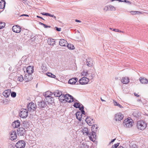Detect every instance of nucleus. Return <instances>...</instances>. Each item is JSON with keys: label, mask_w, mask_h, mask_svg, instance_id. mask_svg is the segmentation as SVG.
<instances>
[{"label": "nucleus", "mask_w": 148, "mask_h": 148, "mask_svg": "<svg viewBox=\"0 0 148 148\" xmlns=\"http://www.w3.org/2000/svg\"><path fill=\"white\" fill-rule=\"evenodd\" d=\"M82 131L84 134L88 136L90 140L92 141L95 140L96 138V135L95 134L94 132H89L88 128L84 127Z\"/></svg>", "instance_id": "nucleus-1"}, {"label": "nucleus", "mask_w": 148, "mask_h": 148, "mask_svg": "<svg viewBox=\"0 0 148 148\" xmlns=\"http://www.w3.org/2000/svg\"><path fill=\"white\" fill-rule=\"evenodd\" d=\"M147 125L146 123L143 121H139L137 123V128L140 130H144L146 128Z\"/></svg>", "instance_id": "nucleus-2"}, {"label": "nucleus", "mask_w": 148, "mask_h": 148, "mask_svg": "<svg viewBox=\"0 0 148 148\" xmlns=\"http://www.w3.org/2000/svg\"><path fill=\"white\" fill-rule=\"evenodd\" d=\"M133 121L132 119H126L123 122V125L126 127H130L133 125Z\"/></svg>", "instance_id": "nucleus-3"}, {"label": "nucleus", "mask_w": 148, "mask_h": 148, "mask_svg": "<svg viewBox=\"0 0 148 148\" xmlns=\"http://www.w3.org/2000/svg\"><path fill=\"white\" fill-rule=\"evenodd\" d=\"M27 107L29 111L33 112L36 110L37 106L36 104L31 102L27 105Z\"/></svg>", "instance_id": "nucleus-4"}, {"label": "nucleus", "mask_w": 148, "mask_h": 148, "mask_svg": "<svg viewBox=\"0 0 148 148\" xmlns=\"http://www.w3.org/2000/svg\"><path fill=\"white\" fill-rule=\"evenodd\" d=\"M28 115V111L25 109H21L19 113V115L20 117L23 118H26Z\"/></svg>", "instance_id": "nucleus-5"}, {"label": "nucleus", "mask_w": 148, "mask_h": 148, "mask_svg": "<svg viewBox=\"0 0 148 148\" xmlns=\"http://www.w3.org/2000/svg\"><path fill=\"white\" fill-rule=\"evenodd\" d=\"M62 97H63L64 99H65L66 101L68 102H72L74 101L73 97L69 95H62Z\"/></svg>", "instance_id": "nucleus-6"}, {"label": "nucleus", "mask_w": 148, "mask_h": 148, "mask_svg": "<svg viewBox=\"0 0 148 148\" xmlns=\"http://www.w3.org/2000/svg\"><path fill=\"white\" fill-rule=\"evenodd\" d=\"M25 143L23 140L18 142L16 144V147L17 148H24L25 146Z\"/></svg>", "instance_id": "nucleus-7"}, {"label": "nucleus", "mask_w": 148, "mask_h": 148, "mask_svg": "<svg viewBox=\"0 0 148 148\" xmlns=\"http://www.w3.org/2000/svg\"><path fill=\"white\" fill-rule=\"evenodd\" d=\"M89 81V80L87 77H83L79 80V82L80 84L84 85L87 84Z\"/></svg>", "instance_id": "nucleus-8"}, {"label": "nucleus", "mask_w": 148, "mask_h": 148, "mask_svg": "<svg viewBox=\"0 0 148 148\" xmlns=\"http://www.w3.org/2000/svg\"><path fill=\"white\" fill-rule=\"evenodd\" d=\"M123 115L119 113L115 115L114 119L116 121H119L123 119Z\"/></svg>", "instance_id": "nucleus-9"}, {"label": "nucleus", "mask_w": 148, "mask_h": 148, "mask_svg": "<svg viewBox=\"0 0 148 148\" xmlns=\"http://www.w3.org/2000/svg\"><path fill=\"white\" fill-rule=\"evenodd\" d=\"M25 132V130L23 127L19 128L17 130V133L19 136H23Z\"/></svg>", "instance_id": "nucleus-10"}, {"label": "nucleus", "mask_w": 148, "mask_h": 148, "mask_svg": "<svg viewBox=\"0 0 148 148\" xmlns=\"http://www.w3.org/2000/svg\"><path fill=\"white\" fill-rule=\"evenodd\" d=\"M13 31L17 33H19L21 31V28L17 25H14L12 27Z\"/></svg>", "instance_id": "nucleus-11"}, {"label": "nucleus", "mask_w": 148, "mask_h": 148, "mask_svg": "<svg viewBox=\"0 0 148 148\" xmlns=\"http://www.w3.org/2000/svg\"><path fill=\"white\" fill-rule=\"evenodd\" d=\"M32 79V77L31 74H25L24 77V80H25L26 82L30 81Z\"/></svg>", "instance_id": "nucleus-12"}, {"label": "nucleus", "mask_w": 148, "mask_h": 148, "mask_svg": "<svg viewBox=\"0 0 148 148\" xmlns=\"http://www.w3.org/2000/svg\"><path fill=\"white\" fill-rule=\"evenodd\" d=\"M85 121L90 126L92 125L94 123V121L90 117H87Z\"/></svg>", "instance_id": "nucleus-13"}, {"label": "nucleus", "mask_w": 148, "mask_h": 148, "mask_svg": "<svg viewBox=\"0 0 148 148\" xmlns=\"http://www.w3.org/2000/svg\"><path fill=\"white\" fill-rule=\"evenodd\" d=\"M86 65L90 67H92L93 61L91 58H88L86 59Z\"/></svg>", "instance_id": "nucleus-14"}, {"label": "nucleus", "mask_w": 148, "mask_h": 148, "mask_svg": "<svg viewBox=\"0 0 148 148\" xmlns=\"http://www.w3.org/2000/svg\"><path fill=\"white\" fill-rule=\"evenodd\" d=\"M10 135L11 139L12 140H14L16 139V132L15 131H12L10 132Z\"/></svg>", "instance_id": "nucleus-15"}, {"label": "nucleus", "mask_w": 148, "mask_h": 148, "mask_svg": "<svg viewBox=\"0 0 148 148\" xmlns=\"http://www.w3.org/2000/svg\"><path fill=\"white\" fill-rule=\"evenodd\" d=\"M11 92L10 89H8L5 90L3 93V95L6 97H8L10 95Z\"/></svg>", "instance_id": "nucleus-16"}, {"label": "nucleus", "mask_w": 148, "mask_h": 148, "mask_svg": "<svg viewBox=\"0 0 148 148\" xmlns=\"http://www.w3.org/2000/svg\"><path fill=\"white\" fill-rule=\"evenodd\" d=\"M78 79L77 78H73L70 79L69 81V83L71 84H75L77 82Z\"/></svg>", "instance_id": "nucleus-17"}, {"label": "nucleus", "mask_w": 148, "mask_h": 148, "mask_svg": "<svg viewBox=\"0 0 148 148\" xmlns=\"http://www.w3.org/2000/svg\"><path fill=\"white\" fill-rule=\"evenodd\" d=\"M20 122L18 120L12 123V126L14 128H17L20 126Z\"/></svg>", "instance_id": "nucleus-18"}, {"label": "nucleus", "mask_w": 148, "mask_h": 148, "mask_svg": "<svg viewBox=\"0 0 148 148\" xmlns=\"http://www.w3.org/2000/svg\"><path fill=\"white\" fill-rule=\"evenodd\" d=\"M26 71L28 74H31L34 71L33 67L29 66L26 68Z\"/></svg>", "instance_id": "nucleus-19"}, {"label": "nucleus", "mask_w": 148, "mask_h": 148, "mask_svg": "<svg viewBox=\"0 0 148 148\" xmlns=\"http://www.w3.org/2000/svg\"><path fill=\"white\" fill-rule=\"evenodd\" d=\"M38 105L39 108H43L46 107V104L44 101H42L38 102Z\"/></svg>", "instance_id": "nucleus-20"}, {"label": "nucleus", "mask_w": 148, "mask_h": 148, "mask_svg": "<svg viewBox=\"0 0 148 148\" xmlns=\"http://www.w3.org/2000/svg\"><path fill=\"white\" fill-rule=\"evenodd\" d=\"M121 82L123 84H127L129 82V79L128 77H123L121 79Z\"/></svg>", "instance_id": "nucleus-21"}, {"label": "nucleus", "mask_w": 148, "mask_h": 148, "mask_svg": "<svg viewBox=\"0 0 148 148\" xmlns=\"http://www.w3.org/2000/svg\"><path fill=\"white\" fill-rule=\"evenodd\" d=\"M53 94L55 97H60L62 95H62V92L61 91L58 90H56L53 92Z\"/></svg>", "instance_id": "nucleus-22"}, {"label": "nucleus", "mask_w": 148, "mask_h": 148, "mask_svg": "<svg viewBox=\"0 0 148 148\" xmlns=\"http://www.w3.org/2000/svg\"><path fill=\"white\" fill-rule=\"evenodd\" d=\"M59 45L62 46H65L67 44V43L66 40L64 39H60L59 41Z\"/></svg>", "instance_id": "nucleus-23"}, {"label": "nucleus", "mask_w": 148, "mask_h": 148, "mask_svg": "<svg viewBox=\"0 0 148 148\" xmlns=\"http://www.w3.org/2000/svg\"><path fill=\"white\" fill-rule=\"evenodd\" d=\"M47 41L48 44L50 45L53 46L55 43V41L53 39L49 38Z\"/></svg>", "instance_id": "nucleus-24"}, {"label": "nucleus", "mask_w": 148, "mask_h": 148, "mask_svg": "<svg viewBox=\"0 0 148 148\" xmlns=\"http://www.w3.org/2000/svg\"><path fill=\"white\" fill-rule=\"evenodd\" d=\"M139 79L142 84H147L148 83V80L144 77H141Z\"/></svg>", "instance_id": "nucleus-25"}, {"label": "nucleus", "mask_w": 148, "mask_h": 148, "mask_svg": "<svg viewBox=\"0 0 148 148\" xmlns=\"http://www.w3.org/2000/svg\"><path fill=\"white\" fill-rule=\"evenodd\" d=\"M81 112L79 111L77 112L76 113V116L77 119L79 121L81 120V118L82 117V114H81Z\"/></svg>", "instance_id": "nucleus-26"}, {"label": "nucleus", "mask_w": 148, "mask_h": 148, "mask_svg": "<svg viewBox=\"0 0 148 148\" xmlns=\"http://www.w3.org/2000/svg\"><path fill=\"white\" fill-rule=\"evenodd\" d=\"M92 126L91 128V130L92 132H94L95 134V132H96L97 131V130L98 128V127L97 126V125L96 124H95L92 125Z\"/></svg>", "instance_id": "nucleus-27"}, {"label": "nucleus", "mask_w": 148, "mask_h": 148, "mask_svg": "<svg viewBox=\"0 0 148 148\" xmlns=\"http://www.w3.org/2000/svg\"><path fill=\"white\" fill-rule=\"evenodd\" d=\"M5 2L4 0H2L0 2V9H3L5 7Z\"/></svg>", "instance_id": "nucleus-28"}, {"label": "nucleus", "mask_w": 148, "mask_h": 148, "mask_svg": "<svg viewBox=\"0 0 148 148\" xmlns=\"http://www.w3.org/2000/svg\"><path fill=\"white\" fill-rule=\"evenodd\" d=\"M23 126L26 129H27L30 127V124L29 122L24 121L23 123Z\"/></svg>", "instance_id": "nucleus-29"}, {"label": "nucleus", "mask_w": 148, "mask_h": 148, "mask_svg": "<svg viewBox=\"0 0 148 148\" xmlns=\"http://www.w3.org/2000/svg\"><path fill=\"white\" fill-rule=\"evenodd\" d=\"M52 95V92L50 91H47L45 93L44 95L46 98H48L51 97Z\"/></svg>", "instance_id": "nucleus-30"}, {"label": "nucleus", "mask_w": 148, "mask_h": 148, "mask_svg": "<svg viewBox=\"0 0 148 148\" xmlns=\"http://www.w3.org/2000/svg\"><path fill=\"white\" fill-rule=\"evenodd\" d=\"M24 80V77L23 78L22 75H19L17 76V80L20 82H22Z\"/></svg>", "instance_id": "nucleus-31"}, {"label": "nucleus", "mask_w": 148, "mask_h": 148, "mask_svg": "<svg viewBox=\"0 0 148 148\" xmlns=\"http://www.w3.org/2000/svg\"><path fill=\"white\" fill-rule=\"evenodd\" d=\"M41 69L42 70L41 71L42 72H44V71L47 70V67L44 64H42L41 67Z\"/></svg>", "instance_id": "nucleus-32"}, {"label": "nucleus", "mask_w": 148, "mask_h": 148, "mask_svg": "<svg viewBox=\"0 0 148 148\" xmlns=\"http://www.w3.org/2000/svg\"><path fill=\"white\" fill-rule=\"evenodd\" d=\"M94 77V74L91 73H89L87 75V78L89 80H92V79L93 77Z\"/></svg>", "instance_id": "nucleus-33"}, {"label": "nucleus", "mask_w": 148, "mask_h": 148, "mask_svg": "<svg viewBox=\"0 0 148 148\" xmlns=\"http://www.w3.org/2000/svg\"><path fill=\"white\" fill-rule=\"evenodd\" d=\"M130 148H137V146L134 142H132L130 145Z\"/></svg>", "instance_id": "nucleus-34"}, {"label": "nucleus", "mask_w": 148, "mask_h": 148, "mask_svg": "<svg viewBox=\"0 0 148 148\" xmlns=\"http://www.w3.org/2000/svg\"><path fill=\"white\" fill-rule=\"evenodd\" d=\"M67 47L68 49H75L74 45L72 44H68L67 45Z\"/></svg>", "instance_id": "nucleus-35"}, {"label": "nucleus", "mask_w": 148, "mask_h": 148, "mask_svg": "<svg viewBox=\"0 0 148 148\" xmlns=\"http://www.w3.org/2000/svg\"><path fill=\"white\" fill-rule=\"evenodd\" d=\"M130 13L132 14H142L141 12L137 11H131L130 12Z\"/></svg>", "instance_id": "nucleus-36"}, {"label": "nucleus", "mask_w": 148, "mask_h": 148, "mask_svg": "<svg viewBox=\"0 0 148 148\" xmlns=\"http://www.w3.org/2000/svg\"><path fill=\"white\" fill-rule=\"evenodd\" d=\"M47 99L48 100L47 101L49 103H52L54 102L53 98L52 97H49V98H48V99L47 98Z\"/></svg>", "instance_id": "nucleus-37"}, {"label": "nucleus", "mask_w": 148, "mask_h": 148, "mask_svg": "<svg viewBox=\"0 0 148 148\" xmlns=\"http://www.w3.org/2000/svg\"><path fill=\"white\" fill-rule=\"evenodd\" d=\"M47 75L48 76L52 78H55L56 77V76L55 75L50 73H48Z\"/></svg>", "instance_id": "nucleus-38"}, {"label": "nucleus", "mask_w": 148, "mask_h": 148, "mask_svg": "<svg viewBox=\"0 0 148 148\" xmlns=\"http://www.w3.org/2000/svg\"><path fill=\"white\" fill-rule=\"evenodd\" d=\"M73 106L76 108H78L80 106V104L79 103L76 102L74 104Z\"/></svg>", "instance_id": "nucleus-39"}, {"label": "nucleus", "mask_w": 148, "mask_h": 148, "mask_svg": "<svg viewBox=\"0 0 148 148\" xmlns=\"http://www.w3.org/2000/svg\"><path fill=\"white\" fill-rule=\"evenodd\" d=\"M5 25V23L4 22H0V29L3 28Z\"/></svg>", "instance_id": "nucleus-40"}, {"label": "nucleus", "mask_w": 148, "mask_h": 148, "mask_svg": "<svg viewBox=\"0 0 148 148\" xmlns=\"http://www.w3.org/2000/svg\"><path fill=\"white\" fill-rule=\"evenodd\" d=\"M11 95L12 97L14 98L16 97V93L15 92H11Z\"/></svg>", "instance_id": "nucleus-41"}, {"label": "nucleus", "mask_w": 148, "mask_h": 148, "mask_svg": "<svg viewBox=\"0 0 148 148\" xmlns=\"http://www.w3.org/2000/svg\"><path fill=\"white\" fill-rule=\"evenodd\" d=\"M88 73L87 72H86L84 71H83L82 73V76H86L87 77V75L88 74Z\"/></svg>", "instance_id": "nucleus-42"}, {"label": "nucleus", "mask_w": 148, "mask_h": 148, "mask_svg": "<svg viewBox=\"0 0 148 148\" xmlns=\"http://www.w3.org/2000/svg\"><path fill=\"white\" fill-rule=\"evenodd\" d=\"M109 7L110 10L111 11L115 10V8L113 6L110 5L109 6Z\"/></svg>", "instance_id": "nucleus-43"}, {"label": "nucleus", "mask_w": 148, "mask_h": 148, "mask_svg": "<svg viewBox=\"0 0 148 148\" xmlns=\"http://www.w3.org/2000/svg\"><path fill=\"white\" fill-rule=\"evenodd\" d=\"M118 1H119L120 2L130 3V2L129 1H126L125 0H119Z\"/></svg>", "instance_id": "nucleus-44"}, {"label": "nucleus", "mask_w": 148, "mask_h": 148, "mask_svg": "<svg viewBox=\"0 0 148 148\" xmlns=\"http://www.w3.org/2000/svg\"><path fill=\"white\" fill-rule=\"evenodd\" d=\"M41 14H42V15H45L46 16H48V15H49V13H41Z\"/></svg>", "instance_id": "nucleus-45"}, {"label": "nucleus", "mask_w": 148, "mask_h": 148, "mask_svg": "<svg viewBox=\"0 0 148 148\" xmlns=\"http://www.w3.org/2000/svg\"><path fill=\"white\" fill-rule=\"evenodd\" d=\"M55 28L56 29V30L58 31H60L61 30V28H58L57 27H55Z\"/></svg>", "instance_id": "nucleus-46"}, {"label": "nucleus", "mask_w": 148, "mask_h": 148, "mask_svg": "<svg viewBox=\"0 0 148 148\" xmlns=\"http://www.w3.org/2000/svg\"><path fill=\"white\" fill-rule=\"evenodd\" d=\"M48 16H50L51 17H53L54 18H55V19H56V17L55 16L53 15H51V14H50L49 13V15H48Z\"/></svg>", "instance_id": "nucleus-47"}, {"label": "nucleus", "mask_w": 148, "mask_h": 148, "mask_svg": "<svg viewBox=\"0 0 148 148\" xmlns=\"http://www.w3.org/2000/svg\"><path fill=\"white\" fill-rule=\"evenodd\" d=\"M79 110L81 111L82 110H84V106L83 105L81 107L80 106L79 108Z\"/></svg>", "instance_id": "nucleus-48"}, {"label": "nucleus", "mask_w": 148, "mask_h": 148, "mask_svg": "<svg viewBox=\"0 0 148 148\" xmlns=\"http://www.w3.org/2000/svg\"><path fill=\"white\" fill-rule=\"evenodd\" d=\"M119 145V143H117L116 144H115L113 146L114 147L116 148Z\"/></svg>", "instance_id": "nucleus-49"}, {"label": "nucleus", "mask_w": 148, "mask_h": 148, "mask_svg": "<svg viewBox=\"0 0 148 148\" xmlns=\"http://www.w3.org/2000/svg\"><path fill=\"white\" fill-rule=\"evenodd\" d=\"M43 26H44V27L45 28H47V27H49H49H51L50 26H49L47 25H46L45 24H44V25Z\"/></svg>", "instance_id": "nucleus-50"}, {"label": "nucleus", "mask_w": 148, "mask_h": 148, "mask_svg": "<svg viewBox=\"0 0 148 148\" xmlns=\"http://www.w3.org/2000/svg\"><path fill=\"white\" fill-rule=\"evenodd\" d=\"M113 103L115 106H116L118 104L116 102L114 101H113Z\"/></svg>", "instance_id": "nucleus-51"}, {"label": "nucleus", "mask_w": 148, "mask_h": 148, "mask_svg": "<svg viewBox=\"0 0 148 148\" xmlns=\"http://www.w3.org/2000/svg\"><path fill=\"white\" fill-rule=\"evenodd\" d=\"M116 140V138H115L114 139H113L111 141V142H110V144H111V143H113V142H114V141L115 140Z\"/></svg>", "instance_id": "nucleus-52"}, {"label": "nucleus", "mask_w": 148, "mask_h": 148, "mask_svg": "<svg viewBox=\"0 0 148 148\" xmlns=\"http://www.w3.org/2000/svg\"><path fill=\"white\" fill-rule=\"evenodd\" d=\"M118 107H119L120 108H123V107L121 105L119 104L118 103V104L116 106Z\"/></svg>", "instance_id": "nucleus-53"}, {"label": "nucleus", "mask_w": 148, "mask_h": 148, "mask_svg": "<svg viewBox=\"0 0 148 148\" xmlns=\"http://www.w3.org/2000/svg\"><path fill=\"white\" fill-rule=\"evenodd\" d=\"M81 111V113H82L81 114H82H82H85V111L84 110H82Z\"/></svg>", "instance_id": "nucleus-54"}, {"label": "nucleus", "mask_w": 148, "mask_h": 148, "mask_svg": "<svg viewBox=\"0 0 148 148\" xmlns=\"http://www.w3.org/2000/svg\"><path fill=\"white\" fill-rule=\"evenodd\" d=\"M113 30L116 32H119V30L117 29H114Z\"/></svg>", "instance_id": "nucleus-55"}, {"label": "nucleus", "mask_w": 148, "mask_h": 148, "mask_svg": "<svg viewBox=\"0 0 148 148\" xmlns=\"http://www.w3.org/2000/svg\"><path fill=\"white\" fill-rule=\"evenodd\" d=\"M36 17H37V18H40L43 20H44V19L42 17H41V16H36Z\"/></svg>", "instance_id": "nucleus-56"}, {"label": "nucleus", "mask_w": 148, "mask_h": 148, "mask_svg": "<svg viewBox=\"0 0 148 148\" xmlns=\"http://www.w3.org/2000/svg\"><path fill=\"white\" fill-rule=\"evenodd\" d=\"M134 95L135 96H136L137 97H138L139 96V95L138 94H137L136 93H134Z\"/></svg>", "instance_id": "nucleus-57"}, {"label": "nucleus", "mask_w": 148, "mask_h": 148, "mask_svg": "<svg viewBox=\"0 0 148 148\" xmlns=\"http://www.w3.org/2000/svg\"><path fill=\"white\" fill-rule=\"evenodd\" d=\"M108 7H105L104 9V10H106V11L107 10H108Z\"/></svg>", "instance_id": "nucleus-58"}, {"label": "nucleus", "mask_w": 148, "mask_h": 148, "mask_svg": "<svg viewBox=\"0 0 148 148\" xmlns=\"http://www.w3.org/2000/svg\"><path fill=\"white\" fill-rule=\"evenodd\" d=\"M29 16L28 15L25 14H22L21 16Z\"/></svg>", "instance_id": "nucleus-59"}, {"label": "nucleus", "mask_w": 148, "mask_h": 148, "mask_svg": "<svg viewBox=\"0 0 148 148\" xmlns=\"http://www.w3.org/2000/svg\"><path fill=\"white\" fill-rule=\"evenodd\" d=\"M75 21L76 22H81V21L80 20H77V19H76L75 20Z\"/></svg>", "instance_id": "nucleus-60"}, {"label": "nucleus", "mask_w": 148, "mask_h": 148, "mask_svg": "<svg viewBox=\"0 0 148 148\" xmlns=\"http://www.w3.org/2000/svg\"><path fill=\"white\" fill-rule=\"evenodd\" d=\"M39 24H40V25H44V24L40 22L39 23Z\"/></svg>", "instance_id": "nucleus-61"}, {"label": "nucleus", "mask_w": 148, "mask_h": 148, "mask_svg": "<svg viewBox=\"0 0 148 148\" xmlns=\"http://www.w3.org/2000/svg\"><path fill=\"white\" fill-rule=\"evenodd\" d=\"M101 101H105V100H104L103 99H102L101 98Z\"/></svg>", "instance_id": "nucleus-62"}, {"label": "nucleus", "mask_w": 148, "mask_h": 148, "mask_svg": "<svg viewBox=\"0 0 148 148\" xmlns=\"http://www.w3.org/2000/svg\"><path fill=\"white\" fill-rule=\"evenodd\" d=\"M118 148H123V147L122 146H120Z\"/></svg>", "instance_id": "nucleus-63"}, {"label": "nucleus", "mask_w": 148, "mask_h": 148, "mask_svg": "<svg viewBox=\"0 0 148 148\" xmlns=\"http://www.w3.org/2000/svg\"><path fill=\"white\" fill-rule=\"evenodd\" d=\"M111 148H116V147H114L113 145H112V147Z\"/></svg>", "instance_id": "nucleus-64"}]
</instances>
